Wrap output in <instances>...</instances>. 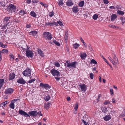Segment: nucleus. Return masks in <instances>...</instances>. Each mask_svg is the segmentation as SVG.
Returning <instances> with one entry per match:
<instances>
[{
    "instance_id": "f257e3e1",
    "label": "nucleus",
    "mask_w": 125,
    "mask_h": 125,
    "mask_svg": "<svg viewBox=\"0 0 125 125\" xmlns=\"http://www.w3.org/2000/svg\"><path fill=\"white\" fill-rule=\"evenodd\" d=\"M51 73L53 76L55 77L56 80L57 81H59L60 79V73L59 72L55 69H53L51 70Z\"/></svg>"
},
{
    "instance_id": "f03ea898",
    "label": "nucleus",
    "mask_w": 125,
    "mask_h": 125,
    "mask_svg": "<svg viewBox=\"0 0 125 125\" xmlns=\"http://www.w3.org/2000/svg\"><path fill=\"white\" fill-rule=\"evenodd\" d=\"M66 63L65 64V66L67 67L72 68H75L76 64L77 63V62H72L70 63L68 60L66 61Z\"/></svg>"
},
{
    "instance_id": "7ed1b4c3",
    "label": "nucleus",
    "mask_w": 125,
    "mask_h": 125,
    "mask_svg": "<svg viewBox=\"0 0 125 125\" xmlns=\"http://www.w3.org/2000/svg\"><path fill=\"white\" fill-rule=\"evenodd\" d=\"M43 36L46 40L48 41L51 40L52 38L51 33L48 32H44L43 34Z\"/></svg>"
},
{
    "instance_id": "20e7f679",
    "label": "nucleus",
    "mask_w": 125,
    "mask_h": 125,
    "mask_svg": "<svg viewBox=\"0 0 125 125\" xmlns=\"http://www.w3.org/2000/svg\"><path fill=\"white\" fill-rule=\"evenodd\" d=\"M22 73L24 76L30 77L31 75V70L30 68H28L22 72Z\"/></svg>"
},
{
    "instance_id": "39448f33",
    "label": "nucleus",
    "mask_w": 125,
    "mask_h": 125,
    "mask_svg": "<svg viewBox=\"0 0 125 125\" xmlns=\"http://www.w3.org/2000/svg\"><path fill=\"white\" fill-rule=\"evenodd\" d=\"M26 55L28 58H32L33 57L34 53L33 52L30 50H27L26 51Z\"/></svg>"
},
{
    "instance_id": "423d86ee",
    "label": "nucleus",
    "mask_w": 125,
    "mask_h": 125,
    "mask_svg": "<svg viewBox=\"0 0 125 125\" xmlns=\"http://www.w3.org/2000/svg\"><path fill=\"white\" fill-rule=\"evenodd\" d=\"M16 7L13 5L11 4L7 8L8 11L10 12H12L16 10Z\"/></svg>"
},
{
    "instance_id": "0eeeda50",
    "label": "nucleus",
    "mask_w": 125,
    "mask_h": 125,
    "mask_svg": "<svg viewBox=\"0 0 125 125\" xmlns=\"http://www.w3.org/2000/svg\"><path fill=\"white\" fill-rule=\"evenodd\" d=\"M19 114L25 117H30V115L26 112L22 110H20L18 112Z\"/></svg>"
},
{
    "instance_id": "6e6552de",
    "label": "nucleus",
    "mask_w": 125,
    "mask_h": 125,
    "mask_svg": "<svg viewBox=\"0 0 125 125\" xmlns=\"http://www.w3.org/2000/svg\"><path fill=\"white\" fill-rule=\"evenodd\" d=\"M40 87H41L42 88L44 89L45 88L46 90L49 89L50 87V86L48 84H43L42 83H40Z\"/></svg>"
},
{
    "instance_id": "1a4fd4ad",
    "label": "nucleus",
    "mask_w": 125,
    "mask_h": 125,
    "mask_svg": "<svg viewBox=\"0 0 125 125\" xmlns=\"http://www.w3.org/2000/svg\"><path fill=\"white\" fill-rule=\"evenodd\" d=\"M14 91V90L11 88H9L5 89L4 92L6 94H8L12 93Z\"/></svg>"
},
{
    "instance_id": "9d476101",
    "label": "nucleus",
    "mask_w": 125,
    "mask_h": 125,
    "mask_svg": "<svg viewBox=\"0 0 125 125\" xmlns=\"http://www.w3.org/2000/svg\"><path fill=\"white\" fill-rule=\"evenodd\" d=\"M28 114H29L31 116L34 117H36L37 116V112L36 111H30V112H28Z\"/></svg>"
},
{
    "instance_id": "9b49d317",
    "label": "nucleus",
    "mask_w": 125,
    "mask_h": 125,
    "mask_svg": "<svg viewBox=\"0 0 125 125\" xmlns=\"http://www.w3.org/2000/svg\"><path fill=\"white\" fill-rule=\"evenodd\" d=\"M17 82L21 84H24L26 83L25 81L22 78H19L17 80Z\"/></svg>"
},
{
    "instance_id": "f8f14e48",
    "label": "nucleus",
    "mask_w": 125,
    "mask_h": 125,
    "mask_svg": "<svg viewBox=\"0 0 125 125\" xmlns=\"http://www.w3.org/2000/svg\"><path fill=\"white\" fill-rule=\"evenodd\" d=\"M15 76V75L14 73H11L9 75V76L8 78L9 79V80H12L14 79Z\"/></svg>"
},
{
    "instance_id": "ddd939ff",
    "label": "nucleus",
    "mask_w": 125,
    "mask_h": 125,
    "mask_svg": "<svg viewBox=\"0 0 125 125\" xmlns=\"http://www.w3.org/2000/svg\"><path fill=\"white\" fill-rule=\"evenodd\" d=\"M81 89L82 91H85L86 90V86L85 84H82L80 85Z\"/></svg>"
},
{
    "instance_id": "4468645a",
    "label": "nucleus",
    "mask_w": 125,
    "mask_h": 125,
    "mask_svg": "<svg viewBox=\"0 0 125 125\" xmlns=\"http://www.w3.org/2000/svg\"><path fill=\"white\" fill-rule=\"evenodd\" d=\"M37 51L40 56L42 57H43L44 56V54L43 51H42L41 50L38 49Z\"/></svg>"
},
{
    "instance_id": "2eb2a0df",
    "label": "nucleus",
    "mask_w": 125,
    "mask_h": 125,
    "mask_svg": "<svg viewBox=\"0 0 125 125\" xmlns=\"http://www.w3.org/2000/svg\"><path fill=\"white\" fill-rule=\"evenodd\" d=\"M113 59H114V61H113L114 65H115V64H118V59L115 55H114V56Z\"/></svg>"
},
{
    "instance_id": "dca6fc26",
    "label": "nucleus",
    "mask_w": 125,
    "mask_h": 125,
    "mask_svg": "<svg viewBox=\"0 0 125 125\" xmlns=\"http://www.w3.org/2000/svg\"><path fill=\"white\" fill-rule=\"evenodd\" d=\"M68 82L66 81H63L62 83V85L63 87L66 89H67V85H68Z\"/></svg>"
},
{
    "instance_id": "f3484780",
    "label": "nucleus",
    "mask_w": 125,
    "mask_h": 125,
    "mask_svg": "<svg viewBox=\"0 0 125 125\" xmlns=\"http://www.w3.org/2000/svg\"><path fill=\"white\" fill-rule=\"evenodd\" d=\"M73 3L71 0H69L66 2V5L68 6H70L73 5Z\"/></svg>"
},
{
    "instance_id": "a211bd4d",
    "label": "nucleus",
    "mask_w": 125,
    "mask_h": 125,
    "mask_svg": "<svg viewBox=\"0 0 125 125\" xmlns=\"http://www.w3.org/2000/svg\"><path fill=\"white\" fill-rule=\"evenodd\" d=\"M117 16L116 15L114 14H112L111 16V20L112 21H114L115 19L116 18Z\"/></svg>"
},
{
    "instance_id": "6ab92c4d",
    "label": "nucleus",
    "mask_w": 125,
    "mask_h": 125,
    "mask_svg": "<svg viewBox=\"0 0 125 125\" xmlns=\"http://www.w3.org/2000/svg\"><path fill=\"white\" fill-rule=\"evenodd\" d=\"M80 56L81 58L83 59H84L86 57L87 55L84 52L83 54L82 53H80Z\"/></svg>"
},
{
    "instance_id": "aec40b11",
    "label": "nucleus",
    "mask_w": 125,
    "mask_h": 125,
    "mask_svg": "<svg viewBox=\"0 0 125 125\" xmlns=\"http://www.w3.org/2000/svg\"><path fill=\"white\" fill-rule=\"evenodd\" d=\"M4 80L3 79H0V89H1V88L2 87Z\"/></svg>"
},
{
    "instance_id": "412c9836",
    "label": "nucleus",
    "mask_w": 125,
    "mask_h": 125,
    "mask_svg": "<svg viewBox=\"0 0 125 125\" xmlns=\"http://www.w3.org/2000/svg\"><path fill=\"white\" fill-rule=\"evenodd\" d=\"M37 31H33L29 33L30 35H32L34 36L36 35L37 34Z\"/></svg>"
},
{
    "instance_id": "4be33fe9",
    "label": "nucleus",
    "mask_w": 125,
    "mask_h": 125,
    "mask_svg": "<svg viewBox=\"0 0 125 125\" xmlns=\"http://www.w3.org/2000/svg\"><path fill=\"white\" fill-rule=\"evenodd\" d=\"M111 118L110 115H106L104 117V120L106 121L109 120Z\"/></svg>"
},
{
    "instance_id": "5701e85b",
    "label": "nucleus",
    "mask_w": 125,
    "mask_h": 125,
    "mask_svg": "<svg viewBox=\"0 0 125 125\" xmlns=\"http://www.w3.org/2000/svg\"><path fill=\"white\" fill-rule=\"evenodd\" d=\"M72 10L75 13H76L79 11L78 8L76 7H73Z\"/></svg>"
},
{
    "instance_id": "b1692460",
    "label": "nucleus",
    "mask_w": 125,
    "mask_h": 125,
    "mask_svg": "<svg viewBox=\"0 0 125 125\" xmlns=\"http://www.w3.org/2000/svg\"><path fill=\"white\" fill-rule=\"evenodd\" d=\"M14 102H13V101H12L11 103L9 105V106L12 109H14Z\"/></svg>"
},
{
    "instance_id": "393cba45",
    "label": "nucleus",
    "mask_w": 125,
    "mask_h": 125,
    "mask_svg": "<svg viewBox=\"0 0 125 125\" xmlns=\"http://www.w3.org/2000/svg\"><path fill=\"white\" fill-rule=\"evenodd\" d=\"M109 27L110 28H117L118 29H119V27H118L117 26H116L115 25H112L111 24L109 25Z\"/></svg>"
},
{
    "instance_id": "a878e982",
    "label": "nucleus",
    "mask_w": 125,
    "mask_h": 125,
    "mask_svg": "<svg viewBox=\"0 0 125 125\" xmlns=\"http://www.w3.org/2000/svg\"><path fill=\"white\" fill-rule=\"evenodd\" d=\"M30 15L31 16L33 17H36V14L33 11H32L31 12Z\"/></svg>"
},
{
    "instance_id": "bb28decb",
    "label": "nucleus",
    "mask_w": 125,
    "mask_h": 125,
    "mask_svg": "<svg viewBox=\"0 0 125 125\" xmlns=\"http://www.w3.org/2000/svg\"><path fill=\"white\" fill-rule=\"evenodd\" d=\"M117 14H118L119 15H123L124 14V13L123 11L119 10H118L117 11Z\"/></svg>"
},
{
    "instance_id": "cd10ccee",
    "label": "nucleus",
    "mask_w": 125,
    "mask_h": 125,
    "mask_svg": "<svg viewBox=\"0 0 125 125\" xmlns=\"http://www.w3.org/2000/svg\"><path fill=\"white\" fill-rule=\"evenodd\" d=\"M84 4V1H81L79 3V5L80 7H82L83 6Z\"/></svg>"
},
{
    "instance_id": "c85d7f7f",
    "label": "nucleus",
    "mask_w": 125,
    "mask_h": 125,
    "mask_svg": "<svg viewBox=\"0 0 125 125\" xmlns=\"http://www.w3.org/2000/svg\"><path fill=\"white\" fill-rule=\"evenodd\" d=\"M0 46L1 47L4 48H6L7 47V46L6 45H4L3 43L1 42H0Z\"/></svg>"
},
{
    "instance_id": "c756f323",
    "label": "nucleus",
    "mask_w": 125,
    "mask_h": 125,
    "mask_svg": "<svg viewBox=\"0 0 125 125\" xmlns=\"http://www.w3.org/2000/svg\"><path fill=\"white\" fill-rule=\"evenodd\" d=\"M120 117H124L125 116V109H124L122 113L120 115Z\"/></svg>"
},
{
    "instance_id": "7c9ffc66",
    "label": "nucleus",
    "mask_w": 125,
    "mask_h": 125,
    "mask_svg": "<svg viewBox=\"0 0 125 125\" xmlns=\"http://www.w3.org/2000/svg\"><path fill=\"white\" fill-rule=\"evenodd\" d=\"M10 18V17H5L4 19V22L6 21L7 22L9 21Z\"/></svg>"
},
{
    "instance_id": "2f4dec72",
    "label": "nucleus",
    "mask_w": 125,
    "mask_h": 125,
    "mask_svg": "<svg viewBox=\"0 0 125 125\" xmlns=\"http://www.w3.org/2000/svg\"><path fill=\"white\" fill-rule=\"evenodd\" d=\"M50 104H51V103H47L45 105V108L47 109L49 108V107L50 105Z\"/></svg>"
},
{
    "instance_id": "473e14b6",
    "label": "nucleus",
    "mask_w": 125,
    "mask_h": 125,
    "mask_svg": "<svg viewBox=\"0 0 125 125\" xmlns=\"http://www.w3.org/2000/svg\"><path fill=\"white\" fill-rule=\"evenodd\" d=\"M98 17V15L96 14H94L93 17V18L94 20L97 19Z\"/></svg>"
},
{
    "instance_id": "72a5a7b5",
    "label": "nucleus",
    "mask_w": 125,
    "mask_h": 125,
    "mask_svg": "<svg viewBox=\"0 0 125 125\" xmlns=\"http://www.w3.org/2000/svg\"><path fill=\"white\" fill-rule=\"evenodd\" d=\"M79 44L75 43L73 45V48L75 49H77L79 46Z\"/></svg>"
},
{
    "instance_id": "f704fd0d",
    "label": "nucleus",
    "mask_w": 125,
    "mask_h": 125,
    "mask_svg": "<svg viewBox=\"0 0 125 125\" xmlns=\"http://www.w3.org/2000/svg\"><path fill=\"white\" fill-rule=\"evenodd\" d=\"M53 42L57 46H59L60 45V43L58 42L57 41H56L54 40L53 41Z\"/></svg>"
},
{
    "instance_id": "c9c22d12",
    "label": "nucleus",
    "mask_w": 125,
    "mask_h": 125,
    "mask_svg": "<svg viewBox=\"0 0 125 125\" xmlns=\"http://www.w3.org/2000/svg\"><path fill=\"white\" fill-rule=\"evenodd\" d=\"M20 13H21L22 15H24L26 13V12H25L24 10H20Z\"/></svg>"
},
{
    "instance_id": "e433bc0d",
    "label": "nucleus",
    "mask_w": 125,
    "mask_h": 125,
    "mask_svg": "<svg viewBox=\"0 0 125 125\" xmlns=\"http://www.w3.org/2000/svg\"><path fill=\"white\" fill-rule=\"evenodd\" d=\"M90 63L91 64L94 63L95 64H97V62L94 59H92L91 60Z\"/></svg>"
},
{
    "instance_id": "4c0bfd02",
    "label": "nucleus",
    "mask_w": 125,
    "mask_h": 125,
    "mask_svg": "<svg viewBox=\"0 0 125 125\" xmlns=\"http://www.w3.org/2000/svg\"><path fill=\"white\" fill-rule=\"evenodd\" d=\"M120 19H121L122 21V25H123L124 23H125V18H124L122 17L120 18Z\"/></svg>"
},
{
    "instance_id": "58836bf2",
    "label": "nucleus",
    "mask_w": 125,
    "mask_h": 125,
    "mask_svg": "<svg viewBox=\"0 0 125 125\" xmlns=\"http://www.w3.org/2000/svg\"><path fill=\"white\" fill-rule=\"evenodd\" d=\"M8 52V50L6 49H3L1 52L2 53H7Z\"/></svg>"
},
{
    "instance_id": "ea45409f",
    "label": "nucleus",
    "mask_w": 125,
    "mask_h": 125,
    "mask_svg": "<svg viewBox=\"0 0 125 125\" xmlns=\"http://www.w3.org/2000/svg\"><path fill=\"white\" fill-rule=\"evenodd\" d=\"M50 96L49 95L47 96L45 98H44L45 100L47 101H48L50 99Z\"/></svg>"
},
{
    "instance_id": "a19ab883",
    "label": "nucleus",
    "mask_w": 125,
    "mask_h": 125,
    "mask_svg": "<svg viewBox=\"0 0 125 125\" xmlns=\"http://www.w3.org/2000/svg\"><path fill=\"white\" fill-rule=\"evenodd\" d=\"M9 101H7L3 102L1 104H2L3 105V106L4 105L5 106L7 104L9 103Z\"/></svg>"
},
{
    "instance_id": "79ce46f5",
    "label": "nucleus",
    "mask_w": 125,
    "mask_h": 125,
    "mask_svg": "<svg viewBox=\"0 0 125 125\" xmlns=\"http://www.w3.org/2000/svg\"><path fill=\"white\" fill-rule=\"evenodd\" d=\"M103 112L105 113H106L107 112V108L104 107L103 108Z\"/></svg>"
},
{
    "instance_id": "37998d69",
    "label": "nucleus",
    "mask_w": 125,
    "mask_h": 125,
    "mask_svg": "<svg viewBox=\"0 0 125 125\" xmlns=\"http://www.w3.org/2000/svg\"><path fill=\"white\" fill-rule=\"evenodd\" d=\"M8 23L7 22V23H5L4 25H2V27H3V28L4 29H6L7 27Z\"/></svg>"
},
{
    "instance_id": "c03bdc74",
    "label": "nucleus",
    "mask_w": 125,
    "mask_h": 125,
    "mask_svg": "<svg viewBox=\"0 0 125 125\" xmlns=\"http://www.w3.org/2000/svg\"><path fill=\"white\" fill-rule=\"evenodd\" d=\"M82 122L84 123V125H89V124H88V123L85 121L84 120L82 119Z\"/></svg>"
},
{
    "instance_id": "a18cd8bd",
    "label": "nucleus",
    "mask_w": 125,
    "mask_h": 125,
    "mask_svg": "<svg viewBox=\"0 0 125 125\" xmlns=\"http://www.w3.org/2000/svg\"><path fill=\"white\" fill-rule=\"evenodd\" d=\"M78 108V104H76L75 105V107L74 109V110H75L76 111L77 110Z\"/></svg>"
},
{
    "instance_id": "49530a36",
    "label": "nucleus",
    "mask_w": 125,
    "mask_h": 125,
    "mask_svg": "<svg viewBox=\"0 0 125 125\" xmlns=\"http://www.w3.org/2000/svg\"><path fill=\"white\" fill-rule=\"evenodd\" d=\"M57 23L59 24V25L61 26H62L63 25L62 22L61 21H58Z\"/></svg>"
},
{
    "instance_id": "de8ad7c7",
    "label": "nucleus",
    "mask_w": 125,
    "mask_h": 125,
    "mask_svg": "<svg viewBox=\"0 0 125 125\" xmlns=\"http://www.w3.org/2000/svg\"><path fill=\"white\" fill-rule=\"evenodd\" d=\"M90 76L91 79H93L94 76V74L92 73H91L90 74Z\"/></svg>"
},
{
    "instance_id": "09e8293b",
    "label": "nucleus",
    "mask_w": 125,
    "mask_h": 125,
    "mask_svg": "<svg viewBox=\"0 0 125 125\" xmlns=\"http://www.w3.org/2000/svg\"><path fill=\"white\" fill-rule=\"evenodd\" d=\"M63 4L62 0H60L58 3V4L59 5H61L62 6Z\"/></svg>"
},
{
    "instance_id": "8fccbe9b",
    "label": "nucleus",
    "mask_w": 125,
    "mask_h": 125,
    "mask_svg": "<svg viewBox=\"0 0 125 125\" xmlns=\"http://www.w3.org/2000/svg\"><path fill=\"white\" fill-rule=\"evenodd\" d=\"M35 81V80L33 79H32L28 81V82L29 83H31Z\"/></svg>"
},
{
    "instance_id": "3c124183",
    "label": "nucleus",
    "mask_w": 125,
    "mask_h": 125,
    "mask_svg": "<svg viewBox=\"0 0 125 125\" xmlns=\"http://www.w3.org/2000/svg\"><path fill=\"white\" fill-rule=\"evenodd\" d=\"M108 59H109V60L114 65V62H113V59H112V58H111V57H110V56H109L108 57Z\"/></svg>"
},
{
    "instance_id": "603ef678",
    "label": "nucleus",
    "mask_w": 125,
    "mask_h": 125,
    "mask_svg": "<svg viewBox=\"0 0 125 125\" xmlns=\"http://www.w3.org/2000/svg\"><path fill=\"white\" fill-rule=\"evenodd\" d=\"M54 15V13L52 11L50 12L49 14V16H50V17H52L53 15Z\"/></svg>"
},
{
    "instance_id": "864d4df0",
    "label": "nucleus",
    "mask_w": 125,
    "mask_h": 125,
    "mask_svg": "<svg viewBox=\"0 0 125 125\" xmlns=\"http://www.w3.org/2000/svg\"><path fill=\"white\" fill-rule=\"evenodd\" d=\"M26 46H27V47L26 49H24L23 48H22V47H21V48H20L21 49H21H22L23 50H24V51H25V50H29V49H30V47H28L27 45H26ZM20 49L21 50V49Z\"/></svg>"
},
{
    "instance_id": "5fc2aeb1",
    "label": "nucleus",
    "mask_w": 125,
    "mask_h": 125,
    "mask_svg": "<svg viewBox=\"0 0 125 125\" xmlns=\"http://www.w3.org/2000/svg\"><path fill=\"white\" fill-rule=\"evenodd\" d=\"M104 3V4H108L109 2L108 0H103Z\"/></svg>"
},
{
    "instance_id": "6e6d98bb",
    "label": "nucleus",
    "mask_w": 125,
    "mask_h": 125,
    "mask_svg": "<svg viewBox=\"0 0 125 125\" xmlns=\"http://www.w3.org/2000/svg\"><path fill=\"white\" fill-rule=\"evenodd\" d=\"M122 8L121 6L120 5H117L116 7V8H117L118 10H121V8Z\"/></svg>"
},
{
    "instance_id": "4d7b16f0",
    "label": "nucleus",
    "mask_w": 125,
    "mask_h": 125,
    "mask_svg": "<svg viewBox=\"0 0 125 125\" xmlns=\"http://www.w3.org/2000/svg\"><path fill=\"white\" fill-rule=\"evenodd\" d=\"M55 65L58 67L60 66V64L58 62L55 63Z\"/></svg>"
},
{
    "instance_id": "13d9d810",
    "label": "nucleus",
    "mask_w": 125,
    "mask_h": 125,
    "mask_svg": "<svg viewBox=\"0 0 125 125\" xmlns=\"http://www.w3.org/2000/svg\"><path fill=\"white\" fill-rule=\"evenodd\" d=\"M110 92L111 95L114 94L112 88L110 89Z\"/></svg>"
},
{
    "instance_id": "bf43d9fd",
    "label": "nucleus",
    "mask_w": 125,
    "mask_h": 125,
    "mask_svg": "<svg viewBox=\"0 0 125 125\" xmlns=\"http://www.w3.org/2000/svg\"><path fill=\"white\" fill-rule=\"evenodd\" d=\"M52 26H53V25H55L56 26H58V23L55 22H52Z\"/></svg>"
},
{
    "instance_id": "052dcab7",
    "label": "nucleus",
    "mask_w": 125,
    "mask_h": 125,
    "mask_svg": "<svg viewBox=\"0 0 125 125\" xmlns=\"http://www.w3.org/2000/svg\"><path fill=\"white\" fill-rule=\"evenodd\" d=\"M38 114L41 116H42V115L41 113V111H39L38 113L37 112V115Z\"/></svg>"
},
{
    "instance_id": "680f3d73",
    "label": "nucleus",
    "mask_w": 125,
    "mask_h": 125,
    "mask_svg": "<svg viewBox=\"0 0 125 125\" xmlns=\"http://www.w3.org/2000/svg\"><path fill=\"white\" fill-rule=\"evenodd\" d=\"M13 21H14L15 22L17 23H19V21L17 19H14Z\"/></svg>"
},
{
    "instance_id": "e2e57ef3",
    "label": "nucleus",
    "mask_w": 125,
    "mask_h": 125,
    "mask_svg": "<svg viewBox=\"0 0 125 125\" xmlns=\"http://www.w3.org/2000/svg\"><path fill=\"white\" fill-rule=\"evenodd\" d=\"M104 59L105 62L108 65H110V64L105 59L104 57Z\"/></svg>"
},
{
    "instance_id": "0e129e2a",
    "label": "nucleus",
    "mask_w": 125,
    "mask_h": 125,
    "mask_svg": "<svg viewBox=\"0 0 125 125\" xmlns=\"http://www.w3.org/2000/svg\"><path fill=\"white\" fill-rule=\"evenodd\" d=\"M44 20H40L39 21V22H40L41 24H42Z\"/></svg>"
},
{
    "instance_id": "69168bd1",
    "label": "nucleus",
    "mask_w": 125,
    "mask_h": 125,
    "mask_svg": "<svg viewBox=\"0 0 125 125\" xmlns=\"http://www.w3.org/2000/svg\"><path fill=\"white\" fill-rule=\"evenodd\" d=\"M48 23V25H50L51 26H52V22H49Z\"/></svg>"
},
{
    "instance_id": "338daca9",
    "label": "nucleus",
    "mask_w": 125,
    "mask_h": 125,
    "mask_svg": "<svg viewBox=\"0 0 125 125\" xmlns=\"http://www.w3.org/2000/svg\"><path fill=\"white\" fill-rule=\"evenodd\" d=\"M31 0H27V3L29 4L31 2Z\"/></svg>"
},
{
    "instance_id": "774afa93",
    "label": "nucleus",
    "mask_w": 125,
    "mask_h": 125,
    "mask_svg": "<svg viewBox=\"0 0 125 125\" xmlns=\"http://www.w3.org/2000/svg\"><path fill=\"white\" fill-rule=\"evenodd\" d=\"M109 102H108L107 101H105L104 102V104L105 105H106L108 104L109 103Z\"/></svg>"
}]
</instances>
